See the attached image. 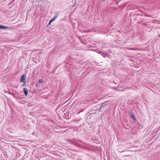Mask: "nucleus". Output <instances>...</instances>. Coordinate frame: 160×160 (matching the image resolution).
Masks as SVG:
<instances>
[{
	"label": "nucleus",
	"instance_id": "12",
	"mask_svg": "<svg viewBox=\"0 0 160 160\" xmlns=\"http://www.w3.org/2000/svg\"><path fill=\"white\" fill-rule=\"evenodd\" d=\"M83 111H84V109H81L80 110V111L77 114L79 113L80 112H82Z\"/></svg>",
	"mask_w": 160,
	"mask_h": 160
},
{
	"label": "nucleus",
	"instance_id": "15",
	"mask_svg": "<svg viewBox=\"0 0 160 160\" xmlns=\"http://www.w3.org/2000/svg\"><path fill=\"white\" fill-rule=\"evenodd\" d=\"M142 22V21H141V22H138L137 23H138V24H139V23H141Z\"/></svg>",
	"mask_w": 160,
	"mask_h": 160
},
{
	"label": "nucleus",
	"instance_id": "7",
	"mask_svg": "<svg viewBox=\"0 0 160 160\" xmlns=\"http://www.w3.org/2000/svg\"><path fill=\"white\" fill-rule=\"evenodd\" d=\"M100 54L102 55V56L104 58L107 57L108 56V54L103 52L102 51V53H100Z\"/></svg>",
	"mask_w": 160,
	"mask_h": 160
},
{
	"label": "nucleus",
	"instance_id": "14",
	"mask_svg": "<svg viewBox=\"0 0 160 160\" xmlns=\"http://www.w3.org/2000/svg\"><path fill=\"white\" fill-rule=\"evenodd\" d=\"M51 23H52V22H50V21H49V22L47 26H49L51 24Z\"/></svg>",
	"mask_w": 160,
	"mask_h": 160
},
{
	"label": "nucleus",
	"instance_id": "13",
	"mask_svg": "<svg viewBox=\"0 0 160 160\" xmlns=\"http://www.w3.org/2000/svg\"><path fill=\"white\" fill-rule=\"evenodd\" d=\"M102 109V108H101V107H100V108L98 109V111H101Z\"/></svg>",
	"mask_w": 160,
	"mask_h": 160
},
{
	"label": "nucleus",
	"instance_id": "18",
	"mask_svg": "<svg viewBox=\"0 0 160 160\" xmlns=\"http://www.w3.org/2000/svg\"><path fill=\"white\" fill-rule=\"evenodd\" d=\"M36 87H38V83H37V84H36Z\"/></svg>",
	"mask_w": 160,
	"mask_h": 160
},
{
	"label": "nucleus",
	"instance_id": "11",
	"mask_svg": "<svg viewBox=\"0 0 160 160\" xmlns=\"http://www.w3.org/2000/svg\"><path fill=\"white\" fill-rule=\"evenodd\" d=\"M38 82L39 83H42V79H40L38 81Z\"/></svg>",
	"mask_w": 160,
	"mask_h": 160
},
{
	"label": "nucleus",
	"instance_id": "16",
	"mask_svg": "<svg viewBox=\"0 0 160 160\" xmlns=\"http://www.w3.org/2000/svg\"><path fill=\"white\" fill-rule=\"evenodd\" d=\"M128 49L129 50H133L132 48H128Z\"/></svg>",
	"mask_w": 160,
	"mask_h": 160
},
{
	"label": "nucleus",
	"instance_id": "5",
	"mask_svg": "<svg viewBox=\"0 0 160 160\" xmlns=\"http://www.w3.org/2000/svg\"><path fill=\"white\" fill-rule=\"evenodd\" d=\"M8 28V27H7L3 25H0V29H6Z\"/></svg>",
	"mask_w": 160,
	"mask_h": 160
},
{
	"label": "nucleus",
	"instance_id": "1",
	"mask_svg": "<svg viewBox=\"0 0 160 160\" xmlns=\"http://www.w3.org/2000/svg\"><path fill=\"white\" fill-rule=\"evenodd\" d=\"M26 76L25 75H22L21 77L20 82H23V84H25L26 83Z\"/></svg>",
	"mask_w": 160,
	"mask_h": 160
},
{
	"label": "nucleus",
	"instance_id": "10",
	"mask_svg": "<svg viewBox=\"0 0 160 160\" xmlns=\"http://www.w3.org/2000/svg\"><path fill=\"white\" fill-rule=\"evenodd\" d=\"M142 26H148V24L146 23H142Z\"/></svg>",
	"mask_w": 160,
	"mask_h": 160
},
{
	"label": "nucleus",
	"instance_id": "17",
	"mask_svg": "<svg viewBox=\"0 0 160 160\" xmlns=\"http://www.w3.org/2000/svg\"><path fill=\"white\" fill-rule=\"evenodd\" d=\"M129 156H130L129 155H126L125 156V157H129Z\"/></svg>",
	"mask_w": 160,
	"mask_h": 160
},
{
	"label": "nucleus",
	"instance_id": "3",
	"mask_svg": "<svg viewBox=\"0 0 160 160\" xmlns=\"http://www.w3.org/2000/svg\"><path fill=\"white\" fill-rule=\"evenodd\" d=\"M108 101H106L103 102L100 106L101 108H102V109L105 108V107L108 104Z\"/></svg>",
	"mask_w": 160,
	"mask_h": 160
},
{
	"label": "nucleus",
	"instance_id": "9",
	"mask_svg": "<svg viewBox=\"0 0 160 160\" xmlns=\"http://www.w3.org/2000/svg\"><path fill=\"white\" fill-rule=\"evenodd\" d=\"M96 52L97 53H98L99 54H100V53H102V51H100V50H97Z\"/></svg>",
	"mask_w": 160,
	"mask_h": 160
},
{
	"label": "nucleus",
	"instance_id": "19",
	"mask_svg": "<svg viewBox=\"0 0 160 160\" xmlns=\"http://www.w3.org/2000/svg\"><path fill=\"white\" fill-rule=\"evenodd\" d=\"M149 16H150V15H148V17H149Z\"/></svg>",
	"mask_w": 160,
	"mask_h": 160
},
{
	"label": "nucleus",
	"instance_id": "8",
	"mask_svg": "<svg viewBox=\"0 0 160 160\" xmlns=\"http://www.w3.org/2000/svg\"><path fill=\"white\" fill-rule=\"evenodd\" d=\"M89 125V127L90 128H92V127L93 125L92 124V122L91 123H88Z\"/></svg>",
	"mask_w": 160,
	"mask_h": 160
},
{
	"label": "nucleus",
	"instance_id": "6",
	"mask_svg": "<svg viewBox=\"0 0 160 160\" xmlns=\"http://www.w3.org/2000/svg\"><path fill=\"white\" fill-rule=\"evenodd\" d=\"M23 92L25 96H27L28 94V91L26 88H23Z\"/></svg>",
	"mask_w": 160,
	"mask_h": 160
},
{
	"label": "nucleus",
	"instance_id": "4",
	"mask_svg": "<svg viewBox=\"0 0 160 160\" xmlns=\"http://www.w3.org/2000/svg\"><path fill=\"white\" fill-rule=\"evenodd\" d=\"M59 13H58L57 12L55 13V15L54 16V17L52 18L50 20V22H52L53 21L55 20L58 17V16Z\"/></svg>",
	"mask_w": 160,
	"mask_h": 160
},
{
	"label": "nucleus",
	"instance_id": "20",
	"mask_svg": "<svg viewBox=\"0 0 160 160\" xmlns=\"http://www.w3.org/2000/svg\"><path fill=\"white\" fill-rule=\"evenodd\" d=\"M75 6V4L73 5V6Z\"/></svg>",
	"mask_w": 160,
	"mask_h": 160
},
{
	"label": "nucleus",
	"instance_id": "2",
	"mask_svg": "<svg viewBox=\"0 0 160 160\" xmlns=\"http://www.w3.org/2000/svg\"><path fill=\"white\" fill-rule=\"evenodd\" d=\"M129 114L130 117L132 118L134 121H136V117L134 116V113L132 111L129 112Z\"/></svg>",
	"mask_w": 160,
	"mask_h": 160
}]
</instances>
